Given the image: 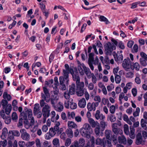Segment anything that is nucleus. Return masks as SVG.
I'll list each match as a JSON object with an SVG mask.
<instances>
[{
    "instance_id": "obj_12",
    "label": "nucleus",
    "mask_w": 147,
    "mask_h": 147,
    "mask_svg": "<svg viewBox=\"0 0 147 147\" xmlns=\"http://www.w3.org/2000/svg\"><path fill=\"white\" fill-rule=\"evenodd\" d=\"M94 55V54L93 53H90L88 55V64L90 69L92 71L94 70V67L93 65Z\"/></svg>"
},
{
    "instance_id": "obj_40",
    "label": "nucleus",
    "mask_w": 147,
    "mask_h": 147,
    "mask_svg": "<svg viewBox=\"0 0 147 147\" xmlns=\"http://www.w3.org/2000/svg\"><path fill=\"white\" fill-rule=\"evenodd\" d=\"M105 120H102L100 122V124L101 127L103 129V130H104L106 127L107 125V123L105 121Z\"/></svg>"
},
{
    "instance_id": "obj_3",
    "label": "nucleus",
    "mask_w": 147,
    "mask_h": 147,
    "mask_svg": "<svg viewBox=\"0 0 147 147\" xmlns=\"http://www.w3.org/2000/svg\"><path fill=\"white\" fill-rule=\"evenodd\" d=\"M41 107H42V113L43 116L49 117L50 115V107L45 102H40Z\"/></svg>"
},
{
    "instance_id": "obj_57",
    "label": "nucleus",
    "mask_w": 147,
    "mask_h": 147,
    "mask_svg": "<svg viewBox=\"0 0 147 147\" xmlns=\"http://www.w3.org/2000/svg\"><path fill=\"white\" fill-rule=\"evenodd\" d=\"M115 111V107L114 105H112L110 107L109 111L111 114H114Z\"/></svg>"
},
{
    "instance_id": "obj_51",
    "label": "nucleus",
    "mask_w": 147,
    "mask_h": 147,
    "mask_svg": "<svg viewBox=\"0 0 147 147\" xmlns=\"http://www.w3.org/2000/svg\"><path fill=\"white\" fill-rule=\"evenodd\" d=\"M115 82L117 84H119L120 82L121 78L120 76L118 75H116L115 77Z\"/></svg>"
},
{
    "instance_id": "obj_21",
    "label": "nucleus",
    "mask_w": 147,
    "mask_h": 147,
    "mask_svg": "<svg viewBox=\"0 0 147 147\" xmlns=\"http://www.w3.org/2000/svg\"><path fill=\"white\" fill-rule=\"evenodd\" d=\"M1 116L3 119L5 123L8 124H9L11 121V118L10 116H6L4 113H3L1 114Z\"/></svg>"
},
{
    "instance_id": "obj_17",
    "label": "nucleus",
    "mask_w": 147,
    "mask_h": 147,
    "mask_svg": "<svg viewBox=\"0 0 147 147\" xmlns=\"http://www.w3.org/2000/svg\"><path fill=\"white\" fill-rule=\"evenodd\" d=\"M95 117L97 120H101L103 119H105V117L102 113H100L99 110H97L96 111Z\"/></svg>"
},
{
    "instance_id": "obj_15",
    "label": "nucleus",
    "mask_w": 147,
    "mask_h": 147,
    "mask_svg": "<svg viewBox=\"0 0 147 147\" xmlns=\"http://www.w3.org/2000/svg\"><path fill=\"white\" fill-rule=\"evenodd\" d=\"M59 79L60 82V87L61 89L63 90H65L66 89V86L64 84V82H65L67 85L68 84V82L67 84L65 80V78L64 77H60Z\"/></svg>"
},
{
    "instance_id": "obj_41",
    "label": "nucleus",
    "mask_w": 147,
    "mask_h": 147,
    "mask_svg": "<svg viewBox=\"0 0 147 147\" xmlns=\"http://www.w3.org/2000/svg\"><path fill=\"white\" fill-rule=\"evenodd\" d=\"M124 131L126 135H128L129 134V127L127 125L125 124L123 127Z\"/></svg>"
},
{
    "instance_id": "obj_50",
    "label": "nucleus",
    "mask_w": 147,
    "mask_h": 147,
    "mask_svg": "<svg viewBox=\"0 0 147 147\" xmlns=\"http://www.w3.org/2000/svg\"><path fill=\"white\" fill-rule=\"evenodd\" d=\"M67 116L69 119H70L71 117L74 119L75 117V114L74 112H68L67 113Z\"/></svg>"
},
{
    "instance_id": "obj_18",
    "label": "nucleus",
    "mask_w": 147,
    "mask_h": 147,
    "mask_svg": "<svg viewBox=\"0 0 147 147\" xmlns=\"http://www.w3.org/2000/svg\"><path fill=\"white\" fill-rule=\"evenodd\" d=\"M144 142V141L143 140L141 134L138 133L136 137V144L137 145H139Z\"/></svg>"
},
{
    "instance_id": "obj_48",
    "label": "nucleus",
    "mask_w": 147,
    "mask_h": 147,
    "mask_svg": "<svg viewBox=\"0 0 147 147\" xmlns=\"http://www.w3.org/2000/svg\"><path fill=\"white\" fill-rule=\"evenodd\" d=\"M111 131L110 130H106L105 131V134L106 137V139H109L110 136L111 134Z\"/></svg>"
},
{
    "instance_id": "obj_59",
    "label": "nucleus",
    "mask_w": 147,
    "mask_h": 147,
    "mask_svg": "<svg viewBox=\"0 0 147 147\" xmlns=\"http://www.w3.org/2000/svg\"><path fill=\"white\" fill-rule=\"evenodd\" d=\"M70 94L68 91H66L64 93V96L65 98L67 99H68L70 97Z\"/></svg>"
},
{
    "instance_id": "obj_28",
    "label": "nucleus",
    "mask_w": 147,
    "mask_h": 147,
    "mask_svg": "<svg viewBox=\"0 0 147 147\" xmlns=\"http://www.w3.org/2000/svg\"><path fill=\"white\" fill-rule=\"evenodd\" d=\"M8 134V131L6 128H4L2 131V134L1 137L2 139L4 140L6 138Z\"/></svg>"
},
{
    "instance_id": "obj_64",
    "label": "nucleus",
    "mask_w": 147,
    "mask_h": 147,
    "mask_svg": "<svg viewBox=\"0 0 147 147\" xmlns=\"http://www.w3.org/2000/svg\"><path fill=\"white\" fill-rule=\"evenodd\" d=\"M71 140L69 138H67L66 139L65 142V145L66 146H69L71 144Z\"/></svg>"
},
{
    "instance_id": "obj_29",
    "label": "nucleus",
    "mask_w": 147,
    "mask_h": 147,
    "mask_svg": "<svg viewBox=\"0 0 147 147\" xmlns=\"http://www.w3.org/2000/svg\"><path fill=\"white\" fill-rule=\"evenodd\" d=\"M130 132L129 134L130 137L132 139H134L135 138V130L133 128H132L130 127Z\"/></svg>"
},
{
    "instance_id": "obj_37",
    "label": "nucleus",
    "mask_w": 147,
    "mask_h": 147,
    "mask_svg": "<svg viewBox=\"0 0 147 147\" xmlns=\"http://www.w3.org/2000/svg\"><path fill=\"white\" fill-rule=\"evenodd\" d=\"M65 132L68 137L72 138L73 136V132L71 129H67L66 130Z\"/></svg>"
},
{
    "instance_id": "obj_11",
    "label": "nucleus",
    "mask_w": 147,
    "mask_h": 147,
    "mask_svg": "<svg viewBox=\"0 0 147 147\" xmlns=\"http://www.w3.org/2000/svg\"><path fill=\"white\" fill-rule=\"evenodd\" d=\"M130 62L129 59L127 58L125 59L123 61L122 66L124 69L127 71H130L131 68Z\"/></svg>"
},
{
    "instance_id": "obj_20",
    "label": "nucleus",
    "mask_w": 147,
    "mask_h": 147,
    "mask_svg": "<svg viewBox=\"0 0 147 147\" xmlns=\"http://www.w3.org/2000/svg\"><path fill=\"white\" fill-rule=\"evenodd\" d=\"M118 141L119 143L124 145L126 144L127 143V139L124 135H121L119 136L118 138Z\"/></svg>"
},
{
    "instance_id": "obj_9",
    "label": "nucleus",
    "mask_w": 147,
    "mask_h": 147,
    "mask_svg": "<svg viewBox=\"0 0 147 147\" xmlns=\"http://www.w3.org/2000/svg\"><path fill=\"white\" fill-rule=\"evenodd\" d=\"M105 48L106 54L111 55L113 50L116 49V47L111 45V43L108 42L106 44Z\"/></svg>"
},
{
    "instance_id": "obj_63",
    "label": "nucleus",
    "mask_w": 147,
    "mask_h": 147,
    "mask_svg": "<svg viewBox=\"0 0 147 147\" xmlns=\"http://www.w3.org/2000/svg\"><path fill=\"white\" fill-rule=\"evenodd\" d=\"M105 141H106V145H107V146L108 147H111L112 145L109 139H105Z\"/></svg>"
},
{
    "instance_id": "obj_52",
    "label": "nucleus",
    "mask_w": 147,
    "mask_h": 147,
    "mask_svg": "<svg viewBox=\"0 0 147 147\" xmlns=\"http://www.w3.org/2000/svg\"><path fill=\"white\" fill-rule=\"evenodd\" d=\"M72 100H71V101L70 102V107L71 109H74L76 108L77 105L76 104L72 102Z\"/></svg>"
},
{
    "instance_id": "obj_36",
    "label": "nucleus",
    "mask_w": 147,
    "mask_h": 147,
    "mask_svg": "<svg viewBox=\"0 0 147 147\" xmlns=\"http://www.w3.org/2000/svg\"><path fill=\"white\" fill-rule=\"evenodd\" d=\"M108 120H109L111 122H113L116 120V117L115 115L113 114L109 115L108 116Z\"/></svg>"
},
{
    "instance_id": "obj_34",
    "label": "nucleus",
    "mask_w": 147,
    "mask_h": 147,
    "mask_svg": "<svg viewBox=\"0 0 147 147\" xmlns=\"http://www.w3.org/2000/svg\"><path fill=\"white\" fill-rule=\"evenodd\" d=\"M86 90V89H77V95L78 96H82L84 94Z\"/></svg>"
},
{
    "instance_id": "obj_45",
    "label": "nucleus",
    "mask_w": 147,
    "mask_h": 147,
    "mask_svg": "<svg viewBox=\"0 0 147 147\" xmlns=\"http://www.w3.org/2000/svg\"><path fill=\"white\" fill-rule=\"evenodd\" d=\"M78 69L80 74L81 75H83L84 74V69L82 67V64H80L78 66Z\"/></svg>"
},
{
    "instance_id": "obj_38",
    "label": "nucleus",
    "mask_w": 147,
    "mask_h": 147,
    "mask_svg": "<svg viewBox=\"0 0 147 147\" xmlns=\"http://www.w3.org/2000/svg\"><path fill=\"white\" fill-rule=\"evenodd\" d=\"M99 20L100 21L105 22L106 24H108L109 23L107 18L103 16H101L99 17Z\"/></svg>"
},
{
    "instance_id": "obj_42",
    "label": "nucleus",
    "mask_w": 147,
    "mask_h": 147,
    "mask_svg": "<svg viewBox=\"0 0 147 147\" xmlns=\"http://www.w3.org/2000/svg\"><path fill=\"white\" fill-rule=\"evenodd\" d=\"M93 100L96 102H94V103H98V106L99 105V103H100L101 101V98L100 96L99 95H97L94 96V97Z\"/></svg>"
},
{
    "instance_id": "obj_2",
    "label": "nucleus",
    "mask_w": 147,
    "mask_h": 147,
    "mask_svg": "<svg viewBox=\"0 0 147 147\" xmlns=\"http://www.w3.org/2000/svg\"><path fill=\"white\" fill-rule=\"evenodd\" d=\"M80 132L82 136L84 137H87L89 133L92 132L90 126L88 123H85L80 130Z\"/></svg>"
},
{
    "instance_id": "obj_49",
    "label": "nucleus",
    "mask_w": 147,
    "mask_h": 147,
    "mask_svg": "<svg viewBox=\"0 0 147 147\" xmlns=\"http://www.w3.org/2000/svg\"><path fill=\"white\" fill-rule=\"evenodd\" d=\"M140 62L141 64L143 66H146L147 65L146 60L142 58H140Z\"/></svg>"
},
{
    "instance_id": "obj_32",
    "label": "nucleus",
    "mask_w": 147,
    "mask_h": 147,
    "mask_svg": "<svg viewBox=\"0 0 147 147\" xmlns=\"http://www.w3.org/2000/svg\"><path fill=\"white\" fill-rule=\"evenodd\" d=\"M136 78L134 81L135 82L138 84H140L141 83V80L140 78V74L137 73L136 74Z\"/></svg>"
},
{
    "instance_id": "obj_1",
    "label": "nucleus",
    "mask_w": 147,
    "mask_h": 147,
    "mask_svg": "<svg viewBox=\"0 0 147 147\" xmlns=\"http://www.w3.org/2000/svg\"><path fill=\"white\" fill-rule=\"evenodd\" d=\"M60 123L59 122L56 123L54 127L50 128L49 132L45 135V138L47 140H49L53 136L57 133L58 134H61L63 131L62 128H59Z\"/></svg>"
},
{
    "instance_id": "obj_10",
    "label": "nucleus",
    "mask_w": 147,
    "mask_h": 147,
    "mask_svg": "<svg viewBox=\"0 0 147 147\" xmlns=\"http://www.w3.org/2000/svg\"><path fill=\"white\" fill-rule=\"evenodd\" d=\"M20 132L21 134V137L24 140L28 141L30 139V136L28 133L25 129H21L20 130Z\"/></svg>"
},
{
    "instance_id": "obj_60",
    "label": "nucleus",
    "mask_w": 147,
    "mask_h": 147,
    "mask_svg": "<svg viewBox=\"0 0 147 147\" xmlns=\"http://www.w3.org/2000/svg\"><path fill=\"white\" fill-rule=\"evenodd\" d=\"M140 55L142 57V58L147 61V55L146 53L143 52H141L140 53Z\"/></svg>"
},
{
    "instance_id": "obj_26",
    "label": "nucleus",
    "mask_w": 147,
    "mask_h": 147,
    "mask_svg": "<svg viewBox=\"0 0 147 147\" xmlns=\"http://www.w3.org/2000/svg\"><path fill=\"white\" fill-rule=\"evenodd\" d=\"M69 92L71 95H73L75 92L76 86L74 84H72L71 85H69Z\"/></svg>"
},
{
    "instance_id": "obj_23",
    "label": "nucleus",
    "mask_w": 147,
    "mask_h": 147,
    "mask_svg": "<svg viewBox=\"0 0 147 147\" xmlns=\"http://www.w3.org/2000/svg\"><path fill=\"white\" fill-rule=\"evenodd\" d=\"M26 113L25 114L24 113V116L23 117V119L25 120H26L27 118V116L26 114L28 115V119H31L32 117V111L31 109H28L26 111Z\"/></svg>"
},
{
    "instance_id": "obj_25",
    "label": "nucleus",
    "mask_w": 147,
    "mask_h": 147,
    "mask_svg": "<svg viewBox=\"0 0 147 147\" xmlns=\"http://www.w3.org/2000/svg\"><path fill=\"white\" fill-rule=\"evenodd\" d=\"M140 65L137 62H136L133 63L132 65H131V68L132 70L134 69L137 71H139L140 70Z\"/></svg>"
},
{
    "instance_id": "obj_33",
    "label": "nucleus",
    "mask_w": 147,
    "mask_h": 147,
    "mask_svg": "<svg viewBox=\"0 0 147 147\" xmlns=\"http://www.w3.org/2000/svg\"><path fill=\"white\" fill-rule=\"evenodd\" d=\"M67 125L68 127L70 128H76L77 127V125L72 121H68Z\"/></svg>"
},
{
    "instance_id": "obj_22",
    "label": "nucleus",
    "mask_w": 147,
    "mask_h": 147,
    "mask_svg": "<svg viewBox=\"0 0 147 147\" xmlns=\"http://www.w3.org/2000/svg\"><path fill=\"white\" fill-rule=\"evenodd\" d=\"M55 110L59 112L62 111L63 109V104L61 102H59L57 104V106L54 107Z\"/></svg>"
},
{
    "instance_id": "obj_16",
    "label": "nucleus",
    "mask_w": 147,
    "mask_h": 147,
    "mask_svg": "<svg viewBox=\"0 0 147 147\" xmlns=\"http://www.w3.org/2000/svg\"><path fill=\"white\" fill-rule=\"evenodd\" d=\"M106 142L105 138H103L102 140L98 138L96 140V144L97 145H100L105 147L106 146Z\"/></svg>"
},
{
    "instance_id": "obj_14",
    "label": "nucleus",
    "mask_w": 147,
    "mask_h": 147,
    "mask_svg": "<svg viewBox=\"0 0 147 147\" xmlns=\"http://www.w3.org/2000/svg\"><path fill=\"white\" fill-rule=\"evenodd\" d=\"M98 106V103H94V102L92 103L89 102L87 104V108L89 111H94L96 109V107Z\"/></svg>"
},
{
    "instance_id": "obj_39",
    "label": "nucleus",
    "mask_w": 147,
    "mask_h": 147,
    "mask_svg": "<svg viewBox=\"0 0 147 147\" xmlns=\"http://www.w3.org/2000/svg\"><path fill=\"white\" fill-rule=\"evenodd\" d=\"M58 100V98H56V97H55L52 96L51 98H50V101L51 102V103L52 106L53 107L55 106V101H57Z\"/></svg>"
},
{
    "instance_id": "obj_53",
    "label": "nucleus",
    "mask_w": 147,
    "mask_h": 147,
    "mask_svg": "<svg viewBox=\"0 0 147 147\" xmlns=\"http://www.w3.org/2000/svg\"><path fill=\"white\" fill-rule=\"evenodd\" d=\"M12 119L13 121H16L18 119V116L16 113L15 112L12 113L11 115Z\"/></svg>"
},
{
    "instance_id": "obj_6",
    "label": "nucleus",
    "mask_w": 147,
    "mask_h": 147,
    "mask_svg": "<svg viewBox=\"0 0 147 147\" xmlns=\"http://www.w3.org/2000/svg\"><path fill=\"white\" fill-rule=\"evenodd\" d=\"M70 73L72 75L73 80L76 81V83H79L80 81V78L77 68H75L74 69H70Z\"/></svg>"
},
{
    "instance_id": "obj_5",
    "label": "nucleus",
    "mask_w": 147,
    "mask_h": 147,
    "mask_svg": "<svg viewBox=\"0 0 147 147\" xmlns=\"http://www.w3.org/2000/svg\"><path fill=\"white\" fill-rule=\"evenodd\" d=\"M3 109H5V112L7 115H9L11 110L12 107L10 104H8L7 101L4 99L2 100L1 103Z\"/></svg>"
},
{
    "instance_id": "obj_35",
    "label": "nucleus",
    "mask_w": 147,
    "mask_h": 147,
    "mask_svg": "<svg viewBox=\"0 0 147 147\" xmlns=\"http://www.w3.org/2000/svg\"><path fill=\"white\" fill-rule=\"evenodd\" d=\"M77 89H85L84 88V83L83 82H81L79 83H76Z\"/></svg>"
},
{
    "instance_id": "obj_8",
    "label": "nucleus",
    "mask_w": 147,
    "mask_h": 147,
    "mask_svg": "<svg viewBox=\"0 0 147 147\" xmlns=\"http://www.w3.org/2000/svg\"><path fill=\"white\" fill-rule=\"evenodd\" d=\"M86 146L85 145V140L83 138L80 139L78 142L75 141L73 144H72L70 147H84Z\"/></svg>"
},
{
    "instance_id": "obj_4",
    "label": "nucleus",
    "mask_w": 147,
    "mask_h": 147,
    "mask_svg": "<svg viewBox=\"0 0 147 147\" xmlns=\"http://www.w3.org/2000/svg\"><path fill=\"white\" fill-rule=\"evenodd\" d=\"M43 90L44 93H41L42 99L40 102H49L50 101V95L48 89L46 87H43Z\"/></svg>"
},
{
    "instance_id": "obj_19",
    "label": "nucleus",
    "mask_w": 147,
    "mask_h": 147,
    "mask_svg": "<svg viewBox=\"0 0 147 147\" xmlns=\"http://www.w3.org/2000/svg\"><path fill=\"white\" fill-rule=\"evenodd\" d=\"M88 121L89 123L93 128L97 126H98L99 125L98 122L97 121H95L92 118L89 119H88Z\"/></svg>"
},
{
    "instance_id": "obj_58",
    "label": "nucleus",
    "mask_w": 147,
    "mask_h": 147,
    "mask_svg": "<svg viewBox=\"0 0 147 147\" xmlns=\"http://www.w3.org/2000/svg\"><path fill=\"white\" fill-rule=\"evenodd\" d=\"M92 81L93 84H95L96 83L97 79L93 73L91 74Z\"/></svg>"
},
{
    "instance_id": "obj_61",
    "label": "nucleus",
    "mask_w": 147,
    "mask_h": 147,
    "mask_svg": "<svg viewBox=\"0 0 147 147\" xmlns=\"http://www.w3.org/2000/svg\"><path fill=\"white\" fill-rule=\"evenodd\" d=\"M114 88L113 84H111L110 85L107 86V88L108 91H111Z\"/></svg>"
},
{
    "instance_id": "obj_43",
    "label": "nucleus",
    "mask_w": 147,
    "mask_h": 147,
    "mask_svg": "<svg viewBox=\"0 0 147 147\" xmlns=\"http://www.w3.org/2000/svg\"><path fill=\"white\" fill-rule=\"evenodd\" d=\"M113 131L114 133L116 135L121 134L122 133V131L120 129H114Z\"/></svg>"
},
{
    "instance_id": "obj_31",
    "label": "nucleus",
    "mask_w": 147,
    "mask_h": 147,
    "mask_svg": "<svg viewBox=\"0 0 147 147\" xmlns=\"http://www.w3.org/2000/svg\"><path fill=\"white\" fill-rule=\"evenodd\" d=\"M3 97L4 99H7V101H10L11 99V97L10 94H8L7 92H4L3 93Z\"/></svg>"
},
{
    "instance_id": "obj_46",
    "label": "nucleus",
    "mask_w": 147,
    "mask_h": 147,
    "mask_svg": "<svg viewBox=\"0 0 147 147\" xmlns=\"http://www.w3.org/2000/svg\"><path fill=\"white\" fill-rule=\"evenodd\" d=\"M94 131L96 136H98L99 135L100 131V128L99 125L98 126H97L94 129Z\"/></svg>"
},
{
    "instance_id": "obj_13",
    "label": "nucleus",
    "mask_w": 147,
    "mask_h": 147,
    "mask_svg": "<svg viewBox=\"0 0 147 147\" xmlns=\"http://www.w3.org/2000/svg\"><path fill=\"white\" fill-rule=\"evenodd\" d=\"M115 60L118 63H121L123 60V57L122 54L118 53L116 54L115 52L113 53Z\"/></svg>"
},
{
    "instance_id": "obj_24",
    "label": "nucleus",
    "mask_w": 147,
    "mask_h": 147,
    "mask_svg": "<svg viewBox=\"0 0 147 147\" xmlns=\"http://www.w3.org/2000/svg\"><path fill=\"white\" fill-rule=\"evenodd\" d=\"M86 102L84 98H82L79 101L78 105L79 107L80 108H84L86 105Z\"/></svg>"
},
{
    "instance_id": "obj_55",
    "label": "nucleus",
    "mask_w": 147,
    "mask_h": 147,
    "mask_svg": "<svg viewBox=\"0 0 147 147\" xmlns=\"http://www.w3.org/2000/svg\"><path fill=\"white\" fill-rule=\"evenodd\" d=\"M52 142L54 146H58L59 145V140L58 138H55L54 139Z\"/></svg>"
},
{
    "instance_id": "obj_54",
    "label": "nucleus",
    "mask_w": 147,
    "mask_h": 147,
    "mask_svg": "<svg viewBox=\"0 0 147 147\" xmlns=\"http://www.w3.org/2000/svg\"><path fill=\"white\" fill-rule=\"evenodd\" d=\"M61 117L62 119L65 121H67V118L65 113L62 112L61 113Z\"/></svg>"
},
{
    "instance_id": "obj_44",
    "label": "nucleus",
    "mask_w": 147,
    "mask_h": 147,
    "mask_svg": "<svg viewBox=\"0 0 147 147\" xmlns=\"http://www.w3.org/2000/svg\"><path fill=\"white\" fill-rule=\"evenodd\" d=\"M134 73L131 71H129L126 74V78H131L134 77Z\"/></svg>"
},
{
    "instance_id": "obj_47",
    "label": "nucleus",
    "mask_w": 147,
    "mask_h": 147,
    "mask_svg": "<svg viewBox=\"0 0 147 147\" xmlns=\"http://www.w3.org/2000/svg\"><path fill=\"white\" fill-rule=\"evenodd\" d=\"M14 136V135H13L12 131H9L8 133V140H13Z\"/></svg>"
},
{
    "instance_id": "obj_30",
    "label": "nucleus",
    "mask_w": 147,
    "mask_h": 147,
    "mask_svg": "<svg viewBox=\"0 0 147 147\" xmlns=\"http://www.w3.org/2000/svg\"><path fill=\"white\" fill-rule=\"evenodd\" d=\"M40 112L39 105L38 104L36 103L35 104L34 108V114L38 113Z\"/></svg>"
},
{
    "instance_id": "obj_62",
    "label": "nucleus",
    "mask_w": 147,
    "mask_h": 147,
    "mask_svg": "<svg viewBox=\"0 0 147 147\" xmlns=\"http://www.w3.org/2000/svg\"><path fill=\"white\" fill-rule=\"evenodd\" d=\"M91 142V145L90 146L91 147H94L95 144L94 138L93 136H92L90 140Z\"/></svg>"
},
{
    "instance_id": "obj_27",
    "label": "nucleus",
    "mask_w": 147,
    "mask_h": 147,
    "mask_svg": "<svg viewBox=\"0 0 147 147\" xmlns=\"http://www.w3.org/2000/svg\"><path fill=\"white\" fill-rule=\"evenodd\" d=\"M82 66L84 69V72L87 76H90V75L91 74L89 68L88 67H86L83 63L82 64Z\"/></svg>"
},
{
    "instance_id": "obj_56",
    "label": "nucleus",
    "mask_w": 147,
    "mask_h": 147,
    "mask_svg": "<svg viewBox=\"0 0 147 147\" xmlns=\"http://www.w3.org/2000/svg\"><path fill=\"white\" fill-rule=\"evenodd\" d=\"M3 141H1V147H5L7 144V142L6 140H3Z\"/></svg>"
},
{
    "instance_id": "obj_7",
    "label": "nucleus",
    "mask_w": 147,
    "mask_h": 147,
    "mask_svg": "<svg viewBox=\"0 0 147 147\" xmlns=\"http://www.w3.org/2000/svg\"><path fill=\"white\" fill-rule=\"evenodd\" d=\"M65 67L66 69L63 70V76H62L64 77L65 78V80L66 82V83L67 84L68 83V81H69V72L70 73V69H73L72 68H70L69 65L67 64H65Z\"/></svg>"
}]
</instances>
